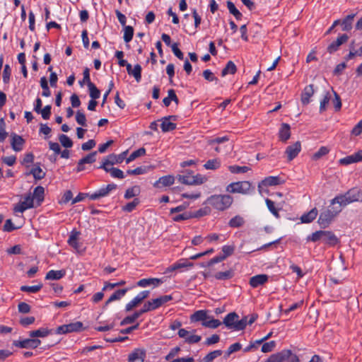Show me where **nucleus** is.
<instances>
[{
  "label": "nucleus",
  "instance_id": "nucleus-1",
  "mask_svg": "<svg viewBox=\"0 0 362 362\" xmlns=\"http://www.w3.org/2000/svg\"><path fill=\"white\" fill-rule=\"evenodd\" d=\"M233 202V198L229 194H214L209 197L206 203L218 211L228 209Z\"/></svg>",
  "mask_w": 362,
  "mask_h": 362
},
{
  "label": "nucleus",
  "instance_id": "nucleus-2",
  "mask_svg": "<svg viewBox=\"0 0 362 362\" xmlns=\"http://www.w3.org/2000/svg\"><path fill=\"white\" fill-rule=\"evenodd\" d=\"M325 209L320 214L318 218L319 224L325 228L328 226L333 219L341 212L340 206H332Z\"/></svg>",
  "mask_w": 362,
  "mask_h": 362
},
{
  "label": "nucleus",
  "instance_id": "nucleus-3",
  "mask_svg": "<svg viewBox=\"0 0 362 362\" xmlns=\"http://www.w3.org/2000/svg\"><path fill=\"white\" fill-rule=\"evenodd\" d=\"M177 179L180 183L187 185H201L206 181V177L200 174L194 175L191 172H187L185 175H179Z\"/></svg>",
  "mask_w": 362,
  "mask_h": 362
},
{
  "label": "nucleus",
  "instance_id": "nucleus-4",
  "mask_svg": "<svg viewBox=\"0 0 362 362\" xmlns=\"http://www.w3.org/2000/svg\"><path fill=\"white\" fill-rule=\"evenodd\" d=\"M252 189V185L248 181L235 182L226 187V192L229 193H239L242 194H249Z\"/></svg>",
  "mask_w": 362,
  "mask_h": 362
},
{
  "label": "nucleus",
  "instance_id": "nucleus-5",
  "mask_svg": "<svg viewBox=\"0 0 362 362\" xmlns=\"http://www.w3.org/2000/svg\"><path fill=\"white\" fill-rule=\"evenodd\" d=\"M83 329V323L81 322H72L68 325H63L57 328V334H66L73 332H79Z\"/></svg>",
  "mask_w": 362,
  "mask_h": 362
},
{
  "label": "nucleus",
  "instance_id": "nucleus-6",
  "mask_svg": "<svg viewBox=\"0 0 362 362\" xmlns=\"http://www.w3.org/2000/svg\"><path fill=\"white\" fill-rule=\"evenodd\" d=\"M33 207H34L33 197H32L31 193H29L25 196L23 202H19L14 206L13 211L15 212L23 213L26 209H31Z\"/></svg>",
  "mask_w": 362,
  "mask_h": 362
},
{
  "label": "nucleus",
  "instance_id": "nucleus-7",
  "mask_svg": "<svg viewBox=\"0 0 362 362\" xmlns=\"http://www.w3.org/2000/svg\"><path fill=\"white\" fill-rule=\"evenodd\" d=\"M149 291H144L139 293L135 298H134L129 303L126 305V311L129 312L134 308L137 307L144 301V300L149 296Z\"/></svg>",
  "mask_w": 362,
  "mask_h": 362
},
{
  "label": "nucleus",
  "instance_id": "nucleus-8",
  "mask_svg": "<svg viewBox=\"0 0 362 362\" xmlns=\"http://www.w3.org/2000/svg\"><path fill=\"white\" fill-rule=\"evenodd\" d=\"M301 151V143L296 141L294 144L286 147L285 154L286 155L288 161L293 160Z\"/></svg>",
  "mask_w": 362,
  "mask_h": 362
},
{
  "label": "nucleus",
  "instance_id": "nucleus-9",
  "mask_svg": "<svg viewBox=\"0 0 362 362\" xmlns=\"http://www.w3.org/2000/svg\"><path fill=\"white\" fill-rule=\"evenodd\" d=\"M41 344V341L37 339H25L22 341H14L15 346L23 349H35Z\"/></svg>",
  "mask_w": 362,
  "mask_h": 362
},
{
  "label": "nucleus",
  "instance_id": "nucleus-10",
  "mask_svg": "<svg viewBox=\"0 0 362 362\" xmlns=\"http://www.w3.org/2000/svg\"><path fill=\"white\" fill-rule=\"evenodd\" d=\"M117 185L115 184H109L105 187H103L97 192L91 194L89 197L92 200L98 199L101 197H106L112 190L115 189Z\"/></svg>",
  "mask_w": 362,
  "mask_h": 362
},
{
  "label": "nucleus",
  "instance_id": "nucleus-11",
  "mask_svg": "<svg viewBox=\"0 0 362 362\" xmlns=\"http://www.w3.org/2000/svg\"><path fill=\"white\" fill-rule=\"evenodd\" d=\"M349 40V36L346 34L339 35L337 40L332 42L327 48V52L332 54L337 51L339 47L346 43Z\"/></svg>",
  "mask_w": 362,
  "mask_h": 362
},
{
  "label": "nucleus",
  "instance_id": "nucleus-12",
  "mask_svg": "<svg viewBox=\"0 0 362 362\" xmlns=\"http://www.w3.org/2000/svg\"><path fill=\"white\" fill-rule=\"evenodd\" d=\"M362 160V150L358 151V152L348 156L345 158H341L339 160V163L340 165H348L351 163H358L359 161Z\"/></svg>",
  "mask_w": 362,
  "mask_h": 362
},
{
  "label": "nucleus",
  "instance_id": "nucleus-13",
  "mask_svg": "<svg viewBox=\"0 0 362 362\" xmlns=\"http://www.w3.org/2000/svg\"><path fill=\"white\" fill-rule=\"evenodd\" d=\"M238 315L232 312L224 317L223 322L228 329L236 330V322H238Z\"/></svg>",
  "mask_w": 362,
  "mask_h": 362
},
{
  "label": "nucleus",
  "instance_id": "nucleus-14",
  "mask_svg": "<svg viewBox=\"0 0 362 362\" xmlns=\"http://www.w3.org/2000/svg\"><path fill=\"white\" fill-rule=\"evenodd\" d=\"M351 203H352V202L349 197H348L347 192H346L344 194L338 195L331 200V205L338 204V206H340L341 209L342 207H344Z\"/></svg>",
  "mask_w": 362,
  "mask_h": 362
},
{
  "label": "nucleus",
  "instance_id": "nucleus-15",
  "mask_svg": "<svg viewBox=\"0 0 362 362\" xmlns=\"http://www.w3.org/2000/svg\"><path fill=\"white\" fill-rule=\"evenodd\" d=\"M314 93V86L313 84H310L305 87L300 98L303 105H306L310 103V98L313 95Z\"/></svg>",
  "mask_w": 362,
  "mask_h": 362
},
{
  "label": "nucleus",
  "instance_id": "nucleus-16",
  "mask_svg": "<svg viewBox=\"0 0 362 362\" xmlns=\"http://www.w3.org/2000/svg\"><path fill=\"white\" fill-rule=\"evenodd\" d=\"M268 278L267 274L254 276L250 279V285L253 288H257L259 286L264 285L268 281Z\"/></svg>",
  "mask_w": 362,
  "mask_h": 362
},
{
  "label": "nucleus",
  "instance_id": "nucleus-17",
  "mask_svg": "<svg viewBox=\"0 0 362 362\" xmlns=\"http://www.w3.org/2000/svg\"><path fill=\"white\" fill-rule=\"evenodd\" d=\"M146 354L142 349H135L128 357L129 362H144Z\"/></svg>",
  "mask_w": 362,
  "mask_h": 362
},
{
  "label": "nucleus",
  "instance_id": "nucleus-18",
  "mask_svg": "<svg viewBox=\"0 0 362 362\" xmlns=\"http://www.w3.org/2000/svg\"><path fill=\"white\" fill-rule=\"evenodd\" d=\"M290 354V350H283L279 353L272 354L267 359V362H282L286 361V358Z\"/></svg>",
  "mask_w": 362,
  "mask_h": 362
},
{
  "label": "nucleus",
  "instance_id": "nucleus-19",
  "mask_svg": "<svg viewBox=\"0 0 362 362\" xmlns=\"http://www.w3.org/2000/svg\"><path fill=\"white\" fill-rule=\"evenodd\" d=\"M279 140L282 142H286L291 137L290 126L286 123H283L279 132Z\"/></svg>",
  "mask_w": 362,
  "mask_h": 362
},
{
  "label": "nucleus",
  "instance_id": "nucleus-20",
  "mask_svg": "<svg viewBox=\"0 0 362 362\" xmlns=\"http://www.w3.org/2000/svg\"><path fill=\"white\" fill-rule=\"evenodd\" d=\"M208 319H210V316L208 315V311L204 310H200L196 311L190 317L191 322H199V321H202L203 322Z\"/></svg>",
  "mask_w": 362,
  "mask_h": 362
},
{
  "label": "nucleus",
  "instance_id": "nucleus-21",
  "mask_svg": "<svg viewBox=\"0 0 362 362\" xmlns=\"http://www.w3.org/2000/svg\"><path fill=\"white\" fill-rule=\"evenodd\" d=\"M175 177L173 175L163 176L153 184V186L156 187H167L173 185Z\"/></svg>",
  "mask_w": 362,
  "mask_h": 362
},
{
  "label": "nucleus",
  "instance_id": "nucleus-22",
  "mask_svg": "<svg viewBox=\"0 0 362 362\" xmlns=\"http://www.w3.org/2000/svg\"><path fill=\"white\" fill-rule=\"evenodd\" d=\"M24 142L25 141H24L23 139L21 136H18L16 134H13L12 135V139H11V144L12 148L15 151H21L23 148Z\"/></svg>",
  "mask_w": 362,
  "mask_h": 362
},
{
  "label": "nucleus",
  "instance_id": "nucleus-23",
  "mask_svg": "<svg viewBox=\"0 0 362 362\" xmlns=\"http://www.w3.org/2000/svg\"><path fill=\"white\" fill-rule=\"evenodd\" d=\"M171 300H173V296L171 295H165L153 299L151 301L153 305V309L156 310L160 307L162 305L165 304V303Z\"/></svg>",
  "mask_w": 362,
  "mask_h": 362
},
{
  "label": "nucleus",
  "instance_id": "nucleus-24",
  "mask_svg": "<svg viewBox=\"0 0 362 362\" xmlns=\"http://www.w3.org/2000/svg\"><path fill=\"white\" fill-rule=\"evenodd\" d=\"M162 282L161 279L157 278L142 279L137 282V286L140 287H146L151 284L158 286Z\"/></svg>",
  "mask_w": 362,
  "mask_h": 362
},
{
  "label": "nucleus",
  "instance_id": "nucleus-25",
  "mask_svg": "<svg viewBox=\"0 0 362 362\" xmlns=\"http://www.w3.org/2000/svg\"><path fill=\"white\" fill-rule=\"evenodd\" d=\"M322 242L329 245H334L338 243V239L332 232L325 230Z\"/></svg>",
  "mask_w": 362,
  "mask_h": 362
},
{
  "label": "nucleus",
  "instance_id": "nucleus-26",
  "mask_svg": "<svg viewBox=\"0 0 362 362\" xmlns=\"http://www.w3.org/2000/svg\"><path fill=\"white\" fill-rule=\"evenodd\" d=\"M127 291V288H122L115 291L105 303L103 308L107 307L111 302L114 300H119L122 296H124L126 294Z\"/></svg>",
  "mask_w": 362,
  "mask_h": 362
},
{
  "label": "nucleus",
  "instance_id": "nucleus-27",
  "mask_svg": "<svg viewBox=\"0 0 362 362\" xmlns=\"http://www.w3.org/2000/svg\"><path fill=\"white\" fill-rule=\"evenodd\" d=\"M66 272L64 270H50L46 274L45 279L47 280H59L64 276Z\"/></svg>",
  "mask_w": 362,
  "mask_h": 362
},
{
  "label": "nucleus",
  "instance_id": "nucleus-28",
  "mask_svg": "<svg viewBox=\"0 0 362 362\" xmlns=\"http://www.w3.org/2000/svg\"><path fill=\"white\" fill-rule=\"evenodd\" d=\"M160 124L162 131L164 132H170L176 128V124L169 120V118L163 117Z\"/></svg>",
  "mask_w": 362,
  "mask_h": 362
},
{
  "label": "nucleus",
  "instance_id": "nucleus-29",
  "mask_svg": "<svg viewBox=\"0 0 362 362\" xmlns=\"http://www.w3.org/2000/svg\"><path fill=\"white\" fill-rule=\"evenodd\" d=\"M192 266H193V263L188 262L187 259H182V260H180V262H176L175 264H173L170 267H168L167 270L168 272H173V271H175L177 269H182L184 267H191Z\"/></svg>",
  "mask_w": 362,
  "mask_h": 362
},
{
  "label": "nucleus",
  "instance_id": "nucleus-30",
  "mask_svg": "<svg viewBox=\"0 0 362 362\" xmlns=\"http://www.w3.org/2000/svg\"><path fill=\"white\" fill-rule=\"evenodd\" d=\"M355 16L354 13L349 14L341 21L342 30L349 31L352 28V22Z\"/></svg>",
  "mask_w": 362,
  "mask_h": 362
},
{
  "label": "nucleus",
  "instance_id": "nucleus-31",
  "mask_svg": "<svg viewBox=\"0 0 362 362\" xmlns=\"http://www.w3.org/2000/svg\"><path fill=\"white\" fill-rule=\"evenodd\" d=\"M44 194H45V189L42 186H37L35 188L33 194L32 195V197L34 199H36L37 201V205H40V203L44 199Z\"/></svg>",
  "mask_w": 362,
  "mask_h": 362
},
{
  "label": "nucleus",
  "instance_id": "nucleus-32",
  "mask_svg": "<svg viewBox=\"0 0 362 362\" xmlns=\"http://www.w3.org/2000/svg\"><path fill=\"white\" fill-rule=\"evenodd\" d=\"M317 213V209L314 208L308 213L303 214L301 216L300 220L303 223H310L316 218Z\"/></svg>",
  "mask_w": 362,
  "mask_h": 362
},
{
  "label": "nucleus",
  "instance_id": "nucleus-33",
  "mask_svg": "<svg viewBox=\"0 0 362 362\" xmlns=\"http://www.w3.org/2000/svg\"><path fill=\"white\" fill-rule=\"evenodd\" d=\"M346 192L352 202L361 201L362 199L361 191L357 188H352Z\"/></svg>",
  "mask_w": 362,
  "mask_h": 362
},
{
  "label": "nucleus",
  "instance_id": "nucleus-34",
  "mask_svg": "<svg viewBox=\"0 0 362 362\" xmlns=\"http://www.w3.org/2000/svg\"><path fill=\"white\" fill-rule=\"evenodd\" d=\"M237 68L235 64L232 62L229 61L224 69L221 71V76H225L227 74H234L236 72Z\"/></svg>",
  "mask_w": 362,
  "mask_h": 362
},
{
  "label": "nucleus",
  "instance_id": "nucleus-35",
  "mask_svg": "<svg viewBox=\"0 0 362 362\" xmlns=\"http://www.w3.org/2000/svg\"><path fill=\"white\" fill-rule=\"evenodd\" d=\"M50 333V331L46 328H40L29 332V336L32 338L45 337Z\"/></svg>",
  "mask_w": 362,
  "mask_h": 362
},
{
  "label": "nucleus",
  "instance_id": "nucleus-36",
  "mask_svg": "<svg viewBox=\"0 0 362 362\" xmlns=\"http://www.w3.org/2000/svg\"><path fill=\"white\" fill-rule=\"evenodd\" d=\"M30 174H32L36 180H42L45 176V173L42 171L39 164L35 167L33 168L30 172L27 175Z\"/></svg>",
  "mask_w": 362,
  "mask_h": 362
},
{
  "label": "nucleus",
  "instance_id": "nucleus-37",
  "mask_svg": "<svg viewBox=\"0 0 362 362\" xmlns=\"http://www.w3.org/2000/svg\"><path fill=\"white\" fill-rule=\"evenodd\" d=\"M126 153V152H124L121 155H119V156H117L115 154H110L109 156H107L105 159L107 160H108V163H110V164H117V163H120L122 162L123 159H124V155Z\"/></svg>",
  "mask_w": 362,
  "mask_h": 362
},
{
  "label": "nucleus",
  "instance_id": "nucleus-38",
  "mask_svg": "<svg viewBox=\"0 0 362 362\" xmlns=\"http://www.w3.org/2000/svg\"><path fill=\"white\" fill-rule=\"evenodd\" d=\"M78 235L79 232L73 230L68 240V243L69 244V245H71L75 249H78L79 247V245L77 241Z\"/></svg>",
  "mask_w": 362,
  "mask_h": 362
},
{
  "label": "nucleus",
  "instance_id": "nucleus-39",
  "mask_svg": "<svg viewBox=\"0 0 362 362\" xmlns=\"http://www.w3.org/2000/svg\"><path fill=\"white\" fill-rule=\"evenodd\" d=\"M145 153L146 149L144 148H140L130 154V156L126 159V163H129L130 162L135 160L136 158L145 155Z\"/></svg>",
  "mask_w": 362,
  "mask_h": 362
},
{
  "label": "nucleus",
  "instance_id": "nucleus-40",
  "mask_svg": "<svg viewBox=\"0 0 362 362\" xmlns=\"http://www.w3.org/2000/svg\"><path fill=\"white\" fill-rule=\"evenodd\" d=\"M142 314L140 313V310L135 312L132 315L124 317L120 322V325L123 326L127 324L133 323L137 318H139Z\"/></svg>",
  "mask_w": 362,
  "mask_h": 362
},
{
  "label": "nucleus",
  "instance_id": "nucleus-41",
  "mask_svg": "<svg viewBox=\"0 0 362 362\" xmlns=\"http://www.w3.org/2000/svg\"><path fill=\"white\" fill-rule=\"evenodd\" d=\"M221 325V322L220 320L214 319L211 316H210V319H208L206 321L202 322V325L204 327L212 328V329H216Z\"/></svg>",
  "mask_w": 362,
  "mask_h": 362
},
{
  "label": "nucleus",
  "instance_id": "nucleus-42",
  "mask_svg": "<svg viewBox=\"0 0 362 362\" xmlns=\"http://www.w3.org/2000/svg\"><path fill=\"white\" fill-rule=\"evenodd\" d=\"M245 221L243 217L240 216H235L232 218L228 223V225L231 228H239L244 224Z\"/></svg>",
  "mask_w": 362,
  "mask_h": 362
},
{
  "label": "nucleus",
  "instance_id": "nucleus-43",
  "mask_svg": "<svg viewBox=\"0 0 362 362\" xmlns=\"http://www.w3.org/2000/svg\"><path fill=\"white\" fill-rule=\"evenodd\" d=\"M227 7L229 12L233 15L237 20H240L242 18V13L236 8L234 4L230 1H227Z\"/></svg>",
  "mask_w": 362,
  "mask_h": 362
},
{
  "label": "nucleus",
  "instance_id": "nucleus-44",
  "mask_svg": "<svg viewBox=\"0 0 362 362\" xmlns=\"http://www.w3.org/2000/svg\"><path fill=\"white\" fill-rule=\"evenodd\" d=\"M134 35V28L130 25L124 26V40L129 42L132 40Z\"/></svg>",
  "mask_w": 362,
  "mask_h": 362
},
{
  "label": "nucleus",
  "instance_id": "nucleus-45",
  "mask_svg": "<svg viewBox=\"0 0 362 362\" xmlns=\"http://www.w3.org/2000/svg\"><path fill=\"white\" fill-rule=\"evenodd\" d=\"M140 193V189L138 186H134L132 187L128 188L124 194V198L129 199L139 195Z\"/></svg>",
  "mask_w": 362,
  "mask_h": 362
},
{
  "label": "nucleus",
  "instance_id": "nucleus-46",
  "mask_svg": "<svg viewBox=\"0 0 362 362\" xmlns=\"http://www.w3.org/2000/svg\"><path fill=\"white\" fill-rule=\"evenodd\" d=\"M221 165L220 160L218 158L209 160L204 165V167L207 170H216Z\"/></svg>",
  "mask_w": 362,
  "mask_h": 362
},
{
  "label": "nucleus",
  "instance_id": "nucleus-47",
  "mask_svg": "<svg viewBox=\"0 0 362 362\" xmlns=\"http://www.w3.org/2000/svg\"><path fill=\"white\" fill-rule=\"evenodd\" d=\"M211 213V209L209 206H205L204 208L199 209L195 212H191L192 218H199L204 216L208 215Z\"/></svg>",
  "mask_w": 362,
  "mask_h": 362
},
{
  "label": "nucleus",
  "instance_id": "nucleus-48",
  "mask_svg": "<svg viewBox=\"0 0 362 362\" xmlns=\"http://www.w3.org/2000/svg\"><path fill=\"white\" fill-rule=\"evenodd\" d=\"M329 152V149L326 146H322L312 156L313 160H317L322 156L327 155Z\"/></svg>",
  "mask_w": 362,
  "mask_h": 362
},
{
  "label": "nucleus",
  "instance_id": "nucleus-49",
  "mask_svg": "<svg viewBox=\"0 0 362 362\" xmlns=\"http://www.w3.org/2000/svg\"><path fill=\"white\" fill-rule=\"evenodd\" d=\"M40 86L42 88V95L44 96V97H49L51 95V92L49 90V88L48 87V83H47V78L44 76V77H42L41 79H40Z\"/></svg>",
  "mask_w": 362,
  "mask_h": 362
},
{
  "label": "nucleus",
  "instance_id": "nucleus-50",
  "mask_svg": "<svg viewBox=\"0 0 362 362\" xmlns=\"http://www.w3.org/2000/svg\"><path fill=\"white\" fill-rule=\"evenodd\" d=\"M267 206L270 212L276 217L279 218V209L275 207L274 202L269 199L265 200Z\"/></svg>",
  "mask_w": 362,
  "mask_h": 362
},
{
  "label": "nucleus",
  "instance_id": "nucleus-51",
  "mask_svg": "<svg viewBox=\"0 0 362 362\" xmlns=\"http://www.w3.org/2000/svg\"><path fill=\"white\" fill-rule=\"evenodd\" d=\"M228 170L232 173H245L250 170L247 166L230 165Z\"/></svg>",
  "mask_w": 362,
  "mask_h": 362
},
{
  "label": "nucleus",
  "instance_id": "nucleus-52",
  "mask_svg": "<svg viewBox=\"0 0 362 362\" xmlns=\"http://www.w3.org/2000/svg\"><path fill=\"white\" fill-rule=\"evenodd\" d=\"M331 95L329 92H326L323 99L320 101V112H323L327 110V106L329 103Z\"/></svg>",
  "mask_w": 362,
  "mask_h": 362
},
{
  "label": "nucleus",
  "instance_id": "nucleus-53",
  "mask_svg": "<svg viewBox=\"0 0 362 362\" xmlns=\"http://www.w3.org/2000/svg\"><path fill=\"white\" fill-rule=\"evenodd\" d=\"M262 183V185H264L265 186L277 185L280 183L279 177L270 176V177H266L264 180H263Z\"/></svg>",
  "mask_w": 362,
  "mask_h": 362
},
{
  "label": "nucleus",
  "instance_id": "nucleus-54",
  "mask_svg": "<svg viewBox=\"0 0 362 362\" xmlns=\"http://www.w3.org/2000/svg\"><path fill=\"white\" fill-rule=\"evenodd\" d=\"M325 234V230H318L313 233L311 235H309L307 238L308 241L317 242L318 240H322V237Z\"/></svg>",
  "mask_w": 362,
  "mask_h": 362
},
{
  "label": "nucleus",
  "instance_id": "nucleus-55",
  "mask_svg": "<svg viewBox=\"0 0 362 362\" xmlns=\"http://www.w3.org/2000/svg\"><path fill=\"white\" fill-rule=\"evenodd\" d=\"M233 276V273L231 271L220 272H217L214 276L218 280H226L231 279Z\"/></svg>",
  "mask_w": 362,
  "mask_h": 362
},
{
  "label": "nucleus",
  "instance_id": "nucleus-56",
  "mask_svg": "<svg viewBox=\"0 0 362 362\" xmlns=\"http://www.w3.org/2000/svg\"><path fill=\"white\" fill-rule=\"evenodd\" d=\"M90 92V96L93 100H96L100 97V90L97 88V87L93 83H90L88 86Z\"/></svg>",
  "mask_w": 362,
  "mask_h": 362
},
{
  "label": "nucleus",
  "instance_id": "nucleus-57",
  "mask_svg": "<svg viewBox=\"0 0 362 362\" xmlns=\"http://www.w3.org/2000/svg\"><path fill=\"white\" fill-rule=\"evenodd\" d=\"M222 354V351L221 350H216L209 353L204 358L203 362H211L216 358L220 356Z\"/></svg>",
  "mask_w": 362,
  "mask_h": 362
},
{
  "label": "nucleus",
  "instance_id": "nucleus-58",
  "mask_svg": "<svg viewBox=\"0 0 362 362\" xmlns=\"http://www.w3.org/2000/svg\"><path fill=\"white\" fill-rule=\"evenodd\" d=\"M61 144L65 148H71L73 146L72 141L65 134H61L59 136Z\"/></svg>",
  "mask_w": 362,
  "mask_h": 362
},
{
  "label": "nucleus",
  "instance_id": "nucleus-59",
  "mask_svg": "<svg viewBox=\"0 0 362 362\" xmlns=\"http://www.w3.org/2000/svg\"><path fill=\"white\" fill-rule=\"evenodd\" d=\"M42 287V284H38L35 286H22L21 287V291L28 293H36L39 291Z\"/></svg>",
  "mask_w": 362,
  "mask_h": 362
},
{
  "label": "nucleus",
  "instance_id": "nucleus-60",
  "mask_svg": "<svg viewBox=\"0 0 362 362\" xmlns=\"http://www.w3.org/2000/svg\"><path fill=\"white\" fill-rule=\"evenodd\" d=\"M140 203V201L139 199L136 198L132 202H129L125 206L122 207V210L127 212L132 211L136 206Z\"/></svg>",
  "mask_w": 362,
  "mask_h": 362
},
{
  "label": "nucleus",
  "instance_id": "nucleus-61",
  "mask_svg": "<svg viewBox=\"0 0 362 362\" xmlns=\"http://www.w3.org/2000/svg\"><path fill=\"white\" fill-rule=\"evenodd\" d=\"M141 67L139 64H136L134 67L132 69V71H131V73L129 75H132L134 77L136 81L137 82H139L141 81Z\"/></svg>",
  "mask_w": 362,
  "mask_h": 362
},
{
  "label": "nucleus",
  "instance_id": "nucleus-62",
  "mask_svg": "<svg viewBox=\"0 0 362 362\" xmlns=\"http://www.w3.org/2000/svg\"><path fill=\"white\" fill-rule=\"evenodd\" d=\"M76 121L78 124H80L83 127L87 126L86 115L84 113H83L80 110L76 112Z\"/></svg>",
  "mask_w": 362,
  "mask_h": 362
},
{
  "label": "nucleus",
  "instance_id": "nucleus-63",
  "mask_svg": "<svg viewBox=\"0 0 362 362\" xmlns=\"http://www.w3.org/2000/svg\"><path fill=\"white\" fill-rule=\"evenodd\" d=\"M146 170H147L146 167L141 166V167H138L134 170H128L127 171V173L128 175H142V174H144L146 173Z\"/></svg>",
  "mask_w": 362,
  "mask_h": 362
},
{
  "label": "nucleus",
  "instance_id": "nucleus-64",
  "mask_svg": "<svg viewBox=\"0 0 362 362\" xmlns=\"http://www.w3.org/2000/svg\"><path fill=\"white\" fill-rule=\"evenodd\" d=\"M276 346L274 341H270L269 342L264 343L262 346V351L263 353H268L272 351Z\"/></svg>",
  "mask_w": 362,
  "mask_h": 362
}]
</instances>
